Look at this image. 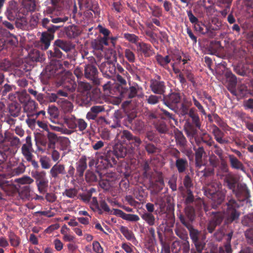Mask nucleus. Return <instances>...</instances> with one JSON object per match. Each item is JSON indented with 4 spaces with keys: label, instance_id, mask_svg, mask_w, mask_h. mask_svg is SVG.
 Listing matches in <instances>:
<instances>
[{
    "label": "nucleus",
    "instance_id": "obj_1",
    "mask_svg": "<svg viewBox=\"0 0 253 253\" xmlns=\"http://www.w3.org/2000/svg\"><path fill=\"white\" fill-rule=\"evenodd\" d=\"M126 146L122 143L116 144L112 150L97 155L95 165L98 170L113 167L119 158H124L129 152Z\"/></svg>",
    "mask_w": 253,
    "mask_h": 253
},
{
    "label": "nucleus",
    "instance_id": "obj_2",
    "mask_svg": "<svg viewBox=\"0 0 253 253\" xmlns=\"http://www.w3.org/2000/svg\"><path fill=\"white\" fill-rule=\"evenodd\" d=\"M225 205L227 207L224 212L225 224L229 225L233 222L238 223L241 214L239 210L240 205L235 199L231 198L228 199Z\"/></svg>",
    "mask_w": 253,
    "mask_h": 253
},
{
    "label": "nucleus",
    "instance_id": "obj_3",
    "mask_svg": "<svg viewBox=\"0 0 253 253\" xmlns=\"http://www.w3.org/2000/svg\"><path fill=\"white\" fill-rule=\"evenodd\" d=\"M90 60L91 61V63L87 64L84 66V75L85 78L92 81V83L95 85H102L104 90L109 89L111 82H108L107 83L102 84V79L98 78L99 72L98 70L96 67L92 64L93 62H96L94 58L91 57Z\"/></svg>",
    "mask_w": 253,
    "mask_h": 253
},
{
    "label": "nucleus",
    "instance_id": "obj_4",
    "mask_svg": "<svg viewBox=\"0 0 253 253\" xmlns=\"http://www.w3.org/2000/svg\"><path fill=\"white\" fill-rule=\"evenodd\" d=\"M25 140L26 143L23 144L21 147V153L26 161L30 162L34 169H38L39 168V165L38 162L34 159V156L32 154L33 149L31 136L28 135Z\"/></svg>",
    "mask_w": 253,
    "mask_h": 253
},
{
    "label": "nucleus",
    "instance_id": "obj_5",
    "mask_svg": "<svg viewBox=\"0 0 253 253\" xmlns=\"http://www.w3.org/2000/svg\"><path fill=\"white\" fill-rule=\"evenodd\" d=\"M181 223L188 229L190 238L195 247L206 245L204 241L200 238V232L197 229H195L192 224L185 222L183 218L181 219Z\"/></svg>",
    "mask_w": 253,
    "mask_h": 253
},
{
    "label": "nucleus",
    "instance_id": "obj_6",
    "mask_svg": "<svg viewBox=\"0 0 253 253\" xmlns=\"http://www.w3.org/2000/svg\"><path fill=\"white\" fill-rule=\"evenodd\" d=\"M232 193L235 195L239 202H246L250 200L251 197L250 190L245 183H239Z\"/></svg>",
    "mask_w": 253,
    "mask_h": 253
},
{
    "label": "nucleus",
    "instance_id": "obj_7",
    "mask_svg": "<svg viewBox=\"0 0 253 253\" xmlns=\"http://www.w3.org/2000/svg\"><path fill=\"white\" fill-rule=\"evenodd\" d=\"M181 96L179 93L173 92L168 95H164L162 101L163 103L171 110L176 112L177 111L175 106L180 102Z\"/></svg>",
    "mask_w": 253,
    "mask_h": 253
},
{
    "label": "nucleus",
    "instance_id": "obj_8",
    "mask_svg": "<svg viewBox=\"0 0 253 253\" xmlns=\"http://www.w3.org/2000/svg\"><path fill=\"white\" fill-rule=\"evenodd\" d=\"M179 150L175 149L172 156L175 159V167L179 173H184L188 167V162L185 157L181 158Z\"/></svg>",
    "mask_w": 253,
    "mask_h": 253
},
{
    "label": "nucleus",
    "instance_id": "obj_9",
    "mask_svg": "<svg viewBox=\"0 0 253 253\" xmlns=\"http://www.w3.org/2000/svg\"><path fill=\"white\" fill-rule=\"evenodd\" d=\"M98 67L103 75L108 78L113 77L116 72V67L113 61L107 60L98 65Z\"/></svg>",
    "mask_w": 253,
    "mask_h": 253
},
{
    "label": "nucleus",
    "instance_id": "obj_10",
    "mask_svg": "<svg viewBox=\"0 0 253 253\" xmlns=\"http://www.w3.org/2000/svg\"><path fill=\"white\" fill-rule=\"evenodd\" d=\"M185 205V206L184 209V214L180 212L179 214L177 215L178 218L180 222L181 219L183 218L185 222H188L189 224H191L196 217L195 209L193 207V205Z\"/></svg>",
    "mask_w": 253,
    "mask_h": 253
},
{
    "label": "nucleus",
    "instance_id": "obj_11",
    "mask_svg": "<svg viewBox=\"0 0 253 253\" xmlns=\"http://www.w3.org/2000/svg\"><path fill=\"white\" fill-rule=\"evenodd\" d=\"M119 139L124 141L125 139L128 140L130 143L133 144L134 147L138 148L142 143L140 138L137 136H133L132 134L127 130H124L118 135Z\"/></svg>",
    "mask_w": 253,
    "mask_h": 253
},
{
    "label": "nucleus",
    "instance_id": "obj_12",
    "mask_svg": "<svg viewBox=\"0 0 253 253\" xmlns=\"http://www.w3.org/2000/svg\"><path fill=\"white\" fill-rule=\"evenodd\" d=\"M150 87L151 91L155 94L164 95L166 92L165 83L159 80L152 79L150 81Z\"/></svg>",
    "mask_w": 253,
    "mask_h": 253
},
{
    "label": "nucleus",
    "instance_id": "obj_13",
    "mask_svg": "<svg viewBox=\"0 0 253 253\" xmlns=\"http://www.w3.org/2000/svg\"><path fill=\"white\" fill-rule=\"evenodd\" d=\"M18 3L15 0L9 1L5 12V15L7 19L10 21L15 20L18 16Z\"/></svg>",
    "mask_w": 253,
    "mask_h": 253
},
{
    "label": "nucleus",
    "instance_id": "obj_14",
    "mask_svg": "<svg viewBox=\"0 0 253 253\" xmlns=\"http://www.w3.org/2000/svg\"><path fill=\"white\" fill-rule=\"evenodd\" d=\"M209 199L212 201V208L213 209H216L217 207L220 205L224 201L225 198V192L219 190L215 194L211 195V197Z\"/></svg>",
    "mask_w": 253,
    "mask_h": 253
},
{
    "label": "nucleus",
    "instance_id": "obj_15",
    "mask_svg": "<svg viewBox=\"0 0 253 253\" xmlns=\"http://www.w3.org/2000/svg\"><path fill=\"white\" fill-rule=\"evenodd\" d=\"M63 33L69 39H74L78 37L81 33V31L79 26L71 25L65 27L63 30Z\"/></svg>",
    "mask_w": 253,
    "mask_h": 253
},
{
    "label": "nucleus",
    "instance_id": "obj_16",
    "mask_svg": "<svg viewBox=\"0 0 253 253\" xmlns=\"http://www.w3.org/2000/svg\"><path fill=\"white\" fill-rule=\"evenodd\" d=\"M82 6L92 11L94 14H98L100 12L97 2L94 0H79Z\"/></svg>",
    "mask_w": 253,
    "mask_h": 253
},
{
    "label": "nucleus",
    "instance_id": "obj_17",
    "mask_svg": "<svg viewBox=\"0 0 253 253\" xmlns=\"http://www.w3.org/2000/svg\"><path fill=\"white\" fill-rule=\"evenodd\" d=\"M193 149L195 152V167L197 170H199L202 166H205L202 158L206 152L203 146H199L198 148L194 147Z\"/></svg>",
    "mask_w": 253,
    "mask_h": 253
},
{
    "label": "nucleus",
    "instance_id": "obj_18",
    "mask_svg": "<svg viewBox=\"0 0 253 253\" xmlns=\"http://www.w3.org/2000/svg\"><path fill=\"white\" fill-rule=\"evenodd\" d=\"M49 174L52 178L56 179L59 175H65L66 174L65 166L63 164L56 163L50 169Z\"/></svg>",
    "mask_w": 253,
    "mask_h": 253
},
{
    "label": "nucleus",
    "instance_id": "obj_19",
    "mask_svg": "<svg viewBox=\"0 0 253 253\" xmlns=\"http://www.w3.org/2000/svg\"><path fill=\"white\" fill-rule=\"evenodd\" d=\"M54 33L43 32L42 33L40 41L42 43V49L46 50L50 44V42L54 39Z\"/></svg>",
    "mask_w": 253,
    "mask_h": 253
},
{
    "label": "nucleus",
    "instance_id": "obj_20",
    "mask_svg": "<svg viewBox=\"0 0 253 253\" xmlns=\"http://www.w3.org/2000/svg\"><path fill=\"white\" fill-rule=\"evenodd\" d=\"M38 108V104L33 100H30L23 105L24 111L29 117H34V113Z\"/></svg>",
    "mask_w": 253,
    "mask_h": 253
},
{
    "label": "nucleus",
    "instance_id": "obj_21",
    "mask_svg": "<svg viewBox=\"0 0 253 253\" xmlns=\"http://www.w3.org/2000/svg\"><path fill=\"white\" fill-rule=\"evenodd\" d=\"M77 87V84L74 81L71 80L69 81V83L68 84H66L64 85V90L59 89L57 91L56 94L57 95L58 98H60V97H67L68 96V93L67 91H68L70 92H74Z\"/></svg>",
    "mask_w": 253,
    "mask_h": 253
},
{
    "label": "nucleus",
    "instance_id": "obj_22",
    "mask_svg": "<svg viewBox=\"0 0 253 253\" xmlns=\"http://www.w3.org/2000/svg\"><path fill=\"white\" fill-rule=\"evenodd\" d=\"M230 167L232 169L237 170H240L245 172L246 169L243 164L234 155H228Z\"/></svg>",
    "mask_w": 253,
    "mask_h": 253
},
{
    "label": "nucleus",
    "instance_id": "obj_23",
    "mask_svg": "<svg viewBox=\"0 0 253 253\" xmlns=\"http://www.w3.org/2000/svg\"><path fill=\"white\" fill-rule=\"evenodd\" d=\"M51 20L50 17H44L41 19L40 24L43 28L47 30L46 32L55 33L57 31L62 25L55 26L51 23Z\"/></svg>",
    "mask_w": 253,
    "mask_h": 253
},
{
    "label": "nucleus",
    "instance_id": "obj_24",
    "mask_svg": "<svg viewBox=\"0 0 253 253\" xmlns=\"http://www.w3.org/2000/svg\"><path fill=\"white\" fill-rule=\"evenodd\" d=\"M212 133L215 140L220 144H227L228 140L223 138L224 133L215 125L213 126Z\"/></svg>",
    "mask_w": 253,
    "mask_h": 253
},
{
    "label": "nucleus",
    "instance_id": "obj_25",
    "mask_svg": "<svg viewBox=\"0 0 253 253\" xmlns=\"http://www.w3.org/2000/svg\"><path fill=\"white\" fill-rule=\"evenodd\" d=\"M224 181L226 183V185L227 188L232 190V192L235 189L237 185L240 183L238 182V178L232 174H228L226 175Z\"/></svg>",
    "mask_w": 253,
    "mask_h": 253
},
{
    "label": "nucleus",
    "instance_id": "obj_26",
    "mask_svg": "<svg viewBox=\"0 0 253 253\" xmlns=\"http://www.w3.org/2000/svg\"><path fill=\"white\" fill-rule=\"evenodd\" d=\"M136 47L137 50L141 52L145 57H149L154 53L151 45L149 44L143 42H138Z\"/></svg>",
    "mask_w": 253,
    "mask_h": 253
},
{
    "label": "nucleus",
    "instance_id": "obj_27",
    "mask_svg": "<svg viewBox=\"0 0 253 253\" xmlns=\"http://www.w3.org/2000/svg\"><path fill=\"white\" fill-rule=\"evenodd\" d=\"M221 185L217 182H212L204 188V194L208 198L219 191Z\"/></svg>",
    "mask_w": 253,
    "mask_h": 253
},
{
    "label": "nucleus",
    "instance_id": "obj_28",
    "mask_svg": "<svg viewBox=\"0 0 253 253\" xmlns=\"http://www.w3.org/2000/svg\"><path fill=\"white\" fill-rule=\"evenodd\" d=\"M76 170L79 177H82L85 170L87 168L86 158L85 156H82L77 163Z\"/></svg>",
    "mask_w": 253,
    "mask_h": 253
},
{
    "label": "nucleus",
    "instance_id": "obj_29",
    "mask_svg": "<svg viewBox=\"0 0 253 253\" xmlns=\"http://www.w3.org/2000/svg\"><path fill=\"white\" fill-rule=\"evenodd\" d=\"M192 120V124L199 129L201 128L200 118L195 108H191L187 115Z\"/></svg>",
    "mask_w": 253,
    "mask_h": 253
},
{
    "label": "nucleus",
    "instance_id": "obj_30",
    "mask_svg": "<svg viewBox=\"0 0 253 253\" xmlns=\"http://www.w3.org/2000/svg\"><path fill=\"white\" fill-rule=\"evenodd\" d=\"M137 89L132 86L129 88H125L121 91V94L123 97L131 99L135 97L137 94Z\"/></svg>",
    "mask_w": 253,
    "mask_h": 253
},
{
    "label": "nucleus",
    "instance_id": "obj_31",
    "mask_svg": "<svg viewBox=\"0 0 253 253\" xmlns=\"http://www.w3.org/2000/svg\"><path fill=\"white\" fill-rule=\"evenodd\" d=\"M54 45L61 48L66 52L70 51L72 49V45L70 42L65 40L58 39L54 43Z\"/></svg>",
    "mask_w": 253,
    "mask_h": 253
},
{
    "label": "nucleus",
    "instance_id": "obj_32",
    "mask_svg": "<svg viewBox=\"0 0 253 253\" xmlns=\"http://www.w3.org/2000/svg\"><path fill=\"white\" fill-rule=\"evenodd\" d=\"M21 106L17 102H13L8 106V112L13 117H18L21 112Z\"/></svg>",
    "mask_w": 253,
    "mask_h": 253
},
{
    "label": "nucleus",
    "instance_id": "obj_33",
    "mask_svg": "<svg viewBox=\"0 0 253 253\" xmlns=\"http://www.w3.org/2000/svg\"><path fill=\"white\" fill-rule=\"evenodd\" d=\"M58 105L65 113L71 112L73 109V104L70 101L64 98H62L61 100H59Z\"/></svg>",
    "mask_w": 253,
    "mask_h": 253
},
{
    "label": "nucleus",
    "instance_id": "obj_34",
    "mask_svg": "<svg viewBox=\"0 0 253 253\" xmlns=\"http://www.w3.org/2000/svg\"><path fill=\"white\" fill-rule=\"evenodd\" d=\"M155 58L159 65L165 69H168V64L171 61L169 55L164 57L162 55L158 54L155 56Z\"/></svg>",
    "mask_w": 253,
    "mask_h": 253
},
{
    "label": "nucleus",
    "instance_id": "obj_35",
    "mask_svg": "<svg viewBox=\"0 0 253 253\" xmlns=\"http://www.w3.org/2000/svg\"><path fill=\"white\" fill-rule=\"evenodd\" d=\"M175 139L176 145L182 148H184L187 145V140L181 131L175 133Z\"/></svg>",
    "mask_w": 253,
    "mask_h": 253
},
{
    "label": "nucleus",
    "instance_id": "obj_36",
    "mask_svg": "<svg viewBox=\"0 0 253 253\" xmlns=\"http://www.w3.org/2000/svg\"><path fill=\"white\" fill-rule=\"evenodd\" d=\"M156 130L161 134H166L169 131V127L166 123L163 121H158L154 123Z\"/></svg>",
    "mask_w": 253,
    "mask_h": 253
},
{
    "label": "nucleus",
    "instance_id": "obj_37",
    "mask_svg": "<svg viewBox=\"0 0 253 253\" xmlns=\"http://www.w3.org/2000/svg\"><path fill=\"white\" fill-rule=\"evenodd\" d=\"M19 196L23 200H30L32 199L30 186L26 185L22 187L19 192Z\"/></svg>",
    "mask_w": 253,
    "mask_h": 253
},
{
    "label": "nucleus",
    "instance_id": "obj_38",
    "mask_svg": "<svg viewBox=\"0 0 253 253\" xmlns=\"http://www.w3.org/2000/svg\"><path fill=\"white\" fill-rule=\"evenodd\" d=\"M241 223L244 226L253 227V212L244 215L241 219Z\"/></svg>",
    "mask_w": 253,
    "mask_h": 253
},
{
    "label": "nucleus",
    "instance_id": "obj_39",
    "mask_svg": "<svg viewBox=\"0 0 253 253\" xmlns=\"http://www.w3.org/2000/svg\"><path fill=\"white\" fill-rule=\"evenodd\" d=\"M191 104V102L184 100V103H182L180 105V107L178 110V114L180 116L184 117L188 115L189 112V106Z\"/></svg>",
    "mask_w": 253,
    "mask_h": 253
},
{
    "label": "nucleus",
    "instance_id": "obj_40",
    "mask_svg": "<svg viewBox=\"0 0 253 253\" xmlns=\"http://www.w3.org/2000/svg\"><path fill=\"white\" fill-rule=\"evenodd\" d=\"M117 170L125 177H128L130 174V169L127 164L123 163L117 168Z\"/></svg>",
    "mask_w": 253,
    "mask_h": 253
},
{
    "label": "nucleus",
    "instance_id": "obj_41",
    "mask_svg": "<svg viewBox=\"0 0 253 253\" xmlns=\"http://www.w3.org/2000/svg\"><path fill=\"white\" fill-rule=\"evenodd\" d=\"M41 14L39 13H36L32 15L29 20V26L31 29H34L37 27L40 23Z\"/></svg>",
    "mask_w": 253,
    "mask_h": 253
},
{
    "label": "nucleus",
    "instance_id": "obj_42",
    "mask_svg": "<svg viewBox=\"0 0 253 253\" xmlns=\"http://www.w3.org/2000/svg\"><path fill=\"white\" fill-rule=\"evenodd\" d=\"M47 55L48 58L54 60L56 58H61L63 54L59 48L55 46L52 50H50L47 52Z\"/></svg>",
    "mask_w": 253,
    "mask_h": 253
},
{
    "label": "nucleus",
    "instance_id": "obj_43",
    "mask_svg": "<svg viewBox=\"0 0 253 253\" xmlns=\"http://www.w3.org/2000/svg\"><path fill=\"white\" fill-rule=\"evenodd\" d=\"M46 136L48 140L47 147L48 149H53L55 148V145L57 140V137L55 133L47 131Z\"/></svg>",
    "mask_w": 253,
    "mask_h": 253
},
{
    "label": "nucleus",
    "instance_id": "obj_44",
    "mask_svg": "<svg viewBox=\"0 0 253 253\" xmlns=\"http://www.w3.org/2000/svg\"><path fill=\"white\" fill-rule=\"evenodd\" d=\"M141 217L149 226L155 225L156 219L152 213L144 212L141 215Z\"/></svg>",
    "mask_w": 253,
    "mask_h": 253
},
{
    "label": "nucleus",
    "instance_id": "obj_45",
    "mask_svg": "<svg viewBox=\"0 0 253 253\" xmlns=\"http://www.w3.org/2000/svg\"><path fill=\"white\" fill-rule=\"evenodd\" d=\"M31 175L36 180V183L47 179L46 178V172L44 171H38L37 170L32 171Z\"/></svg>",
    "mask_w": 253,
    "mask_h": 253
},
{
    "label": "nucleus",
    "instance_id": "obj_46",
    "mask_svg": "<svg viewBox=\"0 0 253 253\" xmlns=\"http://www.w3.org/2000/svg\"><path fill=\"white\" fill-rule=\"evenodd\" d=\"M8 238L11 246L17 247L20 243V239L14 232H8Z\"/></svg>",
    "mask_w": 253,
    "mask_h": 253
},
{
    "label": "nucleus",
    "instance_id": "obj_47",
    "mask_svg": "<svg viewBox=\"0 0 253 253\" xmlns=\"http://www.w3.org/2000/svg\"><path fill=\"white\" fill-rule=\"evenodd\" d=\"M6 48L8 47H14L18 44V39L15 36L11 35L4 40Z\"/></svg>",
    "mask_w": 253,
    "mask_h": 253
},
{
    "label": "nucleus",
    "instance_id": "obj_48",
    "mask_svg": "<svg viewBox=\"0 0 253 253\" xmlns=\"http://www.w3.org/2000/svg\"><path fill=\"white\" fill-rule=\"evenodd\" d=\"M184 197L185 205H193L194 202H195L194 196L191 189L186 190L185 195Z\"/></svg>",
    "mask_w": 253,
    "mask_h": 253
},
{
    "label": "nucleus",
    "instance_id": "obj_49",
    "mask_svg": "<svg viewBox=\"0 0 253 253\" xmlns=\"http://www.w3.org/2000/svg\"><path fill=\"white\" fill-rule=\"evenodd\" d=\"M212 213L213 215L211 219V220L217 226H219L223 220L224 215L223 213L218 211L216 212H212Z\"/></svg>",
    "mask_w": 253,
    "mask_h": 253
},
{
    "label": "nucleus",
    "instance_id": "obj_50",
    "mask_svg": "<svg viewBox=\"0 0 253 253\" xmlns=\"http://www.w3.org/2000/svg\"><path fill=\"white\" fill-rule=\"evenodd\" d=\"M213 119L214 121L217 124V125L221 127L224 130L229 131L230 127L227 125V124L224 122L221 118L216 114L213 115Z\"/></svg>",
    "mask_w": 253,
    "mask_h": 253
},
{
    "label": "nucleus",
    "instance_id": "obj_51",
    "mask_svg": "<svg viewBox=\"0 0 253 253\" xmlns=\"http://www.w3.org/2000/svg\"><path fill=\"white\" fill-rule=\"evenodd\" d=\"M120 230L121 232L127 240L131 241L132 240L135 239V237L133 232L129 230L126 227L122 226L120 227Z\"/></svg>",
    "mask_w": 253,
    "mask_h": 253
},
{
    "label": "nucleus",
    "instance_id": "obj_52",
    "mask_svg": "<svg viewBox=\"0 0 253 253\" xmlns=\"http://www.w3.org/2000/svg\"><path fill=\"white\" fill-rule=\"evenodd\" d=\"M160 111L162 113L160 114V116L162 119L167 120H173L176 121L175 115L169 112L168 111L163 109L160 108Z\"/></svg>",
    "mask_w": 253,
    "mask_h": 253
},
{
    "label": "nucleus",
    "instance_id": "obj_53",
    "mask_svg": "<svg viewBox=\"0 0 253 253\" xmlns=\"http://www.w3.org/2000/svg\"><path fill=\"white\" fill-rule=\"evenodd\" d=\"M15 25L16 27L20 29H24L28 24V22L25 16L18 17V16L16 18Z\"/></svg>",
    "mask_w": 253,
    "mask_h": 253
},
{
    "label": "nucleus",
    "instance_id": "obj_54",
    "mask_svg": "<svg viewBox=\"0 0 253 253\" xmlns=\"http://www.w3.org/2000/svg\"><path fill=\"white\" fill-rule=\"evenodd\" d=\"M185 131L188 135L194 136L197 133V129L189 122L187 121L185 124Z\"/></svg>",
    "mask_w": 253,
    "mask_h": 253
},
{
    "label": "nucleus",
    "instance_id": "obj_55",
    "mask_svg": "<svg viewBox=\"0 0 253 253\" xmlns=\"http://www.w3.org/2000/svg\"><path fill=\"white\" fill-rule=\"evenodd\" d=\"M136 118V114L135 113H132L127 115L125 116L124 121V125L127 127H130L133 124L134 120H135V118Z\"/></svg>",
    "mask_w": 253,
    "mask_h": 253
},
{
    "label": "nucleus",
    "instance_id": "obj_56",
    "mask_svg": "<svg viewBox=\"0 0 253 253\" xmlns=\"http://www.w3.org/2000/svg\"><path fill=\"white\" fill-rule=\"evenodd\" d=\"M130 127L137 131L139 132H141L144 127V123L143 121L139 120L136 119L134 120L133 124Z\"/></svg>",
    "mask_w": 253,
    "mask_h": 253
},
{
    "label": "nucleus",
    "instance_id": "obj_57",
    "mask_svg": "<svg viewBox=\"0 0 253 253\" xmlns=\"http://www.w3.org/2000/svg\"><path fill=\"white\" fill-rule=\"evenodd\" d=\"M209 26L205 25L201 21L194 26V30L203 35H205L208 32Z\"/></svg>",
    "mask_w": 253,
    "mask_h": 253
},
{
    "label": "nucleus",
    "instance_id": "obj_58",
    "mask_svg": "<svg viewBox=\"0 0 253 253\" xmlns=\"http://www.w3.org/2000/svg\"><path fill=\"white\" fill-rule=\"evenodd\" d=\"M123 37L128 42L134 43L136 45L138 43V42L139 40L138 36L133 34L125 33L123 35Z\"/></svg>",
    "mask_w": 253,
    "mask_h": 253
},
{
    "label": "nucleus",
    "instance_id": "obj_59",
    "mask_svg": "<svg viewBox=\"0 0 253 253\" xmlns=\"http://www.w3.org/2000/svg\"><path fill=\"white\" fill-rule=\"evenodd\" d=\"M109 37H103L102 38H100V39L98 40L99 43H95L94 48L96 49L102 50L103 45H109Z\"/></svg>",
    "mask_w": 253,
    "mask_h": 253
},
{
    "label": "nucleus",
    "instance_id": "obj_60",
    "mask_svg": "<svg viewBox=\"0 0 253 253\" xmlns=\"http://www.w3.org/2000/svg\"><path fill=\"white\" fill-rule=\"evenodd\" d=\"M162 98L161 95L157 96L151 94L148 96H146V100L147 102L150 105H156L160 102V100H162Z\"/></svg>",
    "mask_w": 253,
    "mask_h": 253
},
{
    "label": "nucleus",
    "instance_id": "obj_61",
    "mask_svg": "<svg viewBox=\"0 0 253 253\" xmlns=\"http://www.w3.org/2000/svg\"><path fill=\"white\" fill-rule=\"evenodd\" d=\"M178 249V253H189L190 250L189 242L188 241L185 242L180 241V246Z\"/></svg>",
    "mask_w": 253,
    "mask_h": 253
},
{
    "label": "nucleus",
    "instance_id": "obj_62",
    "mask_svg": "<svg viewBox=\"0 0 253 253\" xmlns=\"http://www.w3.org/2000/svg\"><path fill=\"white\" fill-rule=\"evenodd\" d=\"M91 88V85L90 84L87 82H80L78 84V90L81 92H84L88 91Z\"/></svg>",
    "mask_w": 253,
    "mask_h": 253
},
{
    "label": "nucleus",
    "instance_id": "obj_63",
    "mask_svg": "<svg viewBox=\"0 0 253 253\" xmlns=\"http://www.w3.org/2000/svg\"><path fill=\"white\" fill-rule=\"evenodd\" d=\"M149 8L151 10L153 16L158 18L162 16V9L160 6L155 5L153 6H149Z\"/></svg>",
    "mask_w": 253,
    "mask_h": 253
},
{
    "label": "nucleus",
    "instance_id": "obj_64",
    "mask_svg": "<svg viewBox=\"0 0 253 253\" xmlns=\"http://www.w3.org/2000/svg\"><path fill=\"white\" fill-rule=\"evenodd\" d=\"M40 162L42 168L43 169H48L51 167L50 160L47 156H41L40 158Z\"/></svg>",
    "mask_w": 253,
    "mask_h": 253
}]
</instances>
